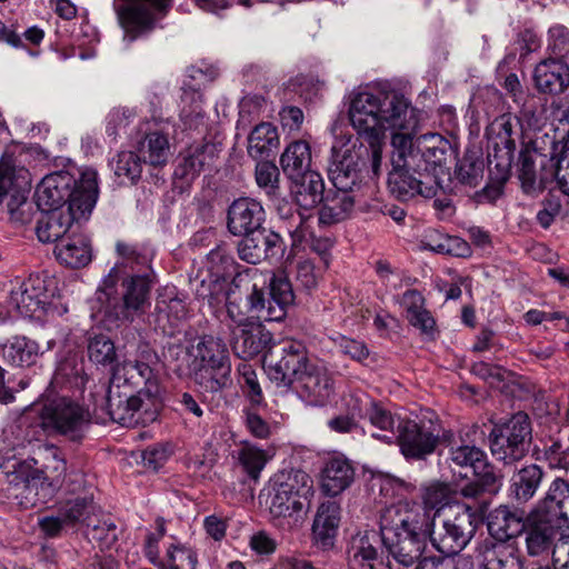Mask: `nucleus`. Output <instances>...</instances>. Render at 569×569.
Instances as JSON below:
<instances>
[{
	"label": "nucleus",
	"mask_w": 569,
	"mask_h": 569,
	"mask_svg": "<svg viewBox=\"0 0 569 569\" xmlns=\"http://www.w3.org/2000/svg\"><path fill=\"white\" fill-rule=\"evenodd\" d=\"M162 388L151 367L141 360H124L112 368L107 392L111 419L126 427L157 419Z\"/></svg>",
	"instance_id": "1"
},
{
	"label": "nucleus",
	"mask_w": 569,
	"mask_h": 569,
	"mask_svg": "<svg viewBox=\"0 0 569 569\" xmlns=\"http://www.w3.org/2000/svg\"><path fill=\"white\" fill-rule=\"evenodd\" d=\"M419 111L402 94H393V196L408 201L416 196L431 198L435 186H426L427 163L415 142Z\"/></svg>",
	"instance_id": "2"
},
{
	"label": "nucleus",
	"mask_w": 569,
	"mask_h": 569,
	"mask_svg": "<svg viewBox=\"0 0 569 569\" xmlns=\"http://www.w3.org/2000/svg\"><path fill=\"white\" fill-rule=\"evenodd\" d=\"M267 375L279 388L293 387L310 406L326 405L333 393L332 379L327 369L309 357L306 346L287 339L264 356Z\"/></svg>",
	"instance_id": "3"
},
{
	"label": "nucleus",
	"mask_w": 569,
	"mask_h": 569,
	"mask_svg": "<svg viewBox=\"0 0 569 569\" xmlns=\"http://www.w3.org/2000/svg\"><path fill=\"white\" fill-rule=\"evenodd\" d=\"M388 99V90L378 86L366 87L352 94L348 109L351 126L368 140L375 174L379 171L386 130L391 119Z\"/></svg>",
	"instance_id": "4"
},
{
	"label": "nucleus",
	"mask_w": 569,
	"mask_h": 569,
	"mask_svg": "<svg viewBox=\"0 0 569 569\" xmlns=\"http://www.w3.org/2000/svg\"><path fill=\"white\" fill-rule=\"evenodd\" d=\"M117 282L118 266H114L102 279L96 292V300L100 303L99 312L116 321L132 322L143 315L150 305L151 280L148 276L141 274L127 277L121 284V299L116 297Z\"/></svg>",
	"instance_id": "5"
},
{
	"label": "nucleus",
	"mask_w": 569,
	"mask_h": 569,
	"mask_svg": "<svg viewBox=\"0 0 569 569\" xmlns=\"http://www.w3.org/2000/svg\"><path fill=\"white\" fill-rule=\"evenodd\" d=\"M486 513L485 502L477 506L453 503L446 515L433 513L429 537L432 546L443 556L458 555L473 537Z\"/></svg>",
	"instance_id": "6"
},
{
	"label": "nucleus",
	"mask_w": 569,
	"mask_h": 569,
	"mask_svg": "<svg viewBox=\"0 0 569 569\" xmlns=\"http://www.w3.org/2000/svg\"><path fill=\"white\" fill-rule=\"evenodd\" d=\"M193 358L194 381L208 392H217L230 382L231 363L224 341L203 336L189 349Z\"/></svg>",
	"instance_id": "7"
},
{
	"label": "nucleus",
	"mask_w": 569,
	"mask_h": 569,
	"mask_svg": "<svg viewBox=\"0 0 569 569\" xmlns=\"http://www.w3.org/2000/svg\"><path fill=\"white\" fill-rule=\"evenodd\" d=\"M93 174L94 203L97 202L98 173L96 170L87 168L81 172L79 181H77L69 172H54L46 176L39 183L36 197L39 210L68 209L72 211L78 209L89 194V183H86L87 173Z\"/></svg>",
	"instance_id": "8"
},
{
	"label": "nucleus",
	"mask_w": 569,
	"mask_h": 569,
	"mask_svg": "<svg viewBox=\"0 0 569 569\" xmlns=\"http://www.w3.org/2000/svg\"><path fill=\"white\" fill-rule=\"evenodd\" d=\"M335 141L331 146L329 177L335 188L353 189L361 180L367 148L350 132L339 130L338 124L331 128Z\"/></svg>",
	"instance_id": "9"
},
{
	"label": "nucleus",
	"mask_w": 569,
	"mask_h": 569,
	"mask_svg": "<svg viewBox=\"0 0 569 569\" xmlns=\"http://www.w3.org/2000/svg\"><path fill=\"white\" fill-rule=\"evenodd\" d=\"M312 496V480L301 470L276 475L271 481L269 510L277 518L297 521Z\"/></svg>",
	"instance_id": "10"
},
{
	"label": "nucleus",
	"mask_w": 569,
	"mask_h": 569,
	"mask_svg": "<svg viewBox=\"0 0 569 569\" xmlns=\"http://www.w3.org/2000/svg\"><path fill=\"white\" fill-rule=\"evenodd\" d=\"M532 429L529 416L517 412L503 423H497L489 435L490 450L506 465L521 460L529 451Z\"/></svg>",
	"instance_id": "11"
},
{
	"label": "nucleus",
	"mask_w": 569,
	"mask_h": 569,
	"mask_svg": "<svg viewBox=\"0 0 569 569\" xmlns=\"http://www.w3.org/2000/svg\"><path fill=\"white\" fill-rule=\"evenodd\" d=\"M84 181L89 183V194L78 204L76 211H72L71 207H68V209L40 210L36 226L39 241L43 243L61 242L64 240V236L74 231L73 227L76 224L88 218L94 207L93 174L91 172L87 173Z\"/></svg>",
	"instance_id": "12"
},
{
	"label": "nucleus",
	"mask_w": 569,
	"mask_h": 569,
	"mask_svg": "<svg viewBox=\"0 0 569 569\" xmlns=\"http://www.w3.org/2000/svg\"><path fill=\"white\" fill-rule=\"evenodd\" d=\"M90 420L89 410L68 398L49 402L41 412V422L46 430L76 442L84 437Z\"/></svg>",
	"instance_id": "13"
},
{
	"label": "nucleus",
	"mask_w": 569,
	"mask_h": 569,
	"mask_svg": "<svg viewBox=\"0 0 569 569\" xmlns=\"http://www.w3.org/2000/svg\"><path fill=\"white\" fill-rule=\"evenodd\" d=\"M261 274L250 281L249 308L254 311L258 319L263 321H280L286 316V308L293 302L295 295L292 286L283 273L272 274L269 278V299L266 300L262 287L258 279Z\"/></svg>",
	"instance_id": "14"
},
{
	"label": "nucleus",
	"mask_w": 569,
	"mask_h": 569,
	"mask_svg": "<svg viewBox=\"0 0 569 569\" xmlns=\"http://www.w3.org/2000/svg\"><path fill=\"white\" fill-rule=\"evenodd\" d=\"M56 295L54 279L31 274L11 290L10 302L21 316L40 319L53 307Z\"/></svg>",
	"instance_id": "15"
},
{
	"label": "nucleus",
	"mask_w": 569,
	"mask_h": 569,
	"mask_svg": "<svg viewBox=\"0 0 569 569\" xmlns=\"http://www.w3.org/2000/svg\"><path fill=\"white\" fill-rule=\"evenodd\" d=\"M116 9L124 37L133 41L152 31L157 22L172 7V0H122Z\"/></svg>",
	"instance_id": "16"
},
{
	"label": "nucleus",
	"mask_w": 569,
	"mask_h": 569,
	"mask_svg": "<svg viewBox=\"0 0 569 569\" xmlns=\"http://www.w3.org/2000/svg\"><path fill=\"white\" fill-rule=\"evenodd\" d=\"M398 419L397 445L408 460H425L438 447L439 435L417 419V416L393 413Z\"/></svg>",
	"instance_id": "17"
},
{
	"label": "nucleus",
	"mask_w": 569,
	"mask_h": 569,
	"mask_svg": "<svg viewBox=\"0 0 569 569\" xmlns=\"http://www.w3.org/2000/svg\"><path fill=\"white\" fill-rule=\"evenodd\" d=\"M519 119L510 113L496 118L488 129L491 150L488 152L489 169H496L500 179L506 181L516 150L515 136Z\"/></svg>",
	"instance_id": "18"
},
{
	"label": "nucleus",
	"mask_w": 569,
	"mask_h": 569,
	"mask_svg": "<svg viewBox=\"0 0 569 569\" xmlns=\"http://www.w3.org/2000/svg\"><path fill=\"white\" fill-rule=\"evenodd\" d=\"M397 527V541L393 542V559L405 567H410L420 559L425 540L421 536V522L418 511L406 510Z\"/></svg>",
	"instance_id": "19"
},
{
	"label": "nucleus",
	"mask_w": 569,
	"mask_h": 569,
	"mask_svg": "<svg viewBox=\"0 0 569 569\" xmlns=\"http://www.w3.org/2000/svg\"><path fill=\"white\" fill-rule=\"evenodd\" d=\"M557 519L538 512L531 513L525 521L522 535L527 553L530 557L546 559L553 553L558 542L557 529L552 522Z\"/></svg>",
	"instance_id": "20"
},
{
	"label": "nucleus",
	"mask_w": 569,
	"mask_h": 569,
	"mask_svg": "<svg viewBox=\"0 0 569 569\" xmlns=\"http://www.w3.org/2000/svg\"><path fill=\"white\" fill-rule=\"evenodd\" d=\"M266 212L262 204L251 198L236 199L228 209V230L233 236L263 230Z\"/></svg>",
	"instance_id": "21"
},
{
	"label": "nucleus",
	"mask_w": 569,
	"mask_h": 569,
	"mask_svg": "<svg viewBox=\"0 0 569 569\" xmlns=\"http://www.w3.org/2000/svg\"><path fill=\"white\" fill-rule=\"evenodd\" d=\"M238 243L239 258L248 263L257 264L262 260L272 258L281 251V237L269 230H259L248 234H241Z\"/></svg>",
	"instance_id": "22"
},
{
	"label": "nucleus",
	"mask_w": 569,
	"mask_h": 569,
	"mask_svg": "<svg viewBox=\"0 0 569 569\" xmlns=\"http://www.w3.org/2000/svg\"><path fill=\"white\" fill-rule=\"evenodd\" d=\"M341 519V508L336 501L322 502L316 512L312 523V542L321 550H330L335 546Z\"/></svg>",
	"instance_id": "23"
},
{
	"label": "nucleus",
	"mask_w": 569,
	"mask_h": 569,
	"mask_svg": "<svg viewBox=\"0 0 569 569\" xmlns=\"http://www.w3.org/2000/svg\"><path fill=\"white\" fill-rule=\"evenodd\" d=\"M389 531V520L382 516L380 522V535L375 531H366L358 533L352 538L351 552L352 556L349 560L350 569H358L360 561H371L377 557L378 548L380 545L388 553L391 551V546L388 542L387 532Z\"/></svg>",
	"instance_id": "24"
},
{
	"label": "nucleus",
	"mask_w": 569,
	"mask_h": 569,
	"mask_svg": "<svg viewBox=\"0 0 569 569\" xmlns=\"http://www.w3.org/2000/svg\"><path fill=\"white\" fill-rule=\"evenodd\" d=\"M36 465H40L34 470L36 476H40L41 487L47 486L50 493L59 488L66 477L67 462L59 448L53 445H44L39 449V459H33Z\"/></svg>",
	"instance_id": "25"
},
{
	"label": "nucleus",
	"mask_w": 569,
	"mask_h": 569,
	"mask_svg": "<svg viewBox=\"0 0 569 569\" xmlns=\"http://www.w3.org/2000/svg\"><path fill=\"white\" fill-rule=\"evenodd\" d=\"M154 316L157 325L163 331L168 328H174L179 321L186 318L184 298L181 297L174 286H166L158 290Z\"/></svg>",
	"instance_id": "26"
},
{
	"label": "nucleus",
	"mask_w": 569,
	"mask_h": 569,
	"mask_svg": "<svg viewBox=\"0 0 569 569\" xmlns=\"http://www.w3.org/2000/svg\"><path fill=\"white\" fill-rule=\"evenodd\" d=\"M271 340L261 326L243 325L232 331L231 347L236 356L248 359L262 352Z\"/></svg>",
	"instance_id": "27"
},
{
	"label": "nucleus",
	"mask_w": 569,
	"mask_h": 569,
	"mask_svg": "<svg viewBox=\"0 0 569 569\" xmlns=\"http://www.w3.org/2000/svg\"><path fill=\"white\" fill-rule=\"evenodd\" d=\"M476 557L483 569H522L523 560L510 548L485 539L476 549Z\"/></svg>",
	"instance_id": "28"
},
{
	"label": "nucleus",
	"mask_w": 569,
	"mask_h": 569,
	"mask_svg": "<svg viewBox=\"0 0 569 569\" xmlns=\"http://www.w3.org/2000/svg\"><path fill=\"white\" fill-rule=\"evenodd\" d=\"M355 470L351 463L343 457L328 459L321 470V490L330 497L345 491L353 481Z\"/></svg>",
	"instance_id": "29"
},
{
	"label": "nucleus",
	"mask_w": 569,
	"mask_h": 569,
	"mask_svg": "<svg viewBox=\"0 0 569 569\" xmlns=\"http://www.w3.org/2000/svg\"><path fill=\"white\" fill-rule=\"evenodd\" d=\"M533 79L539 91L561 93L569 86V67L559 60H545L537 64Z\"/></svg>",
	"instance_id": "30"
},
{
	"label": "nucleus",
	"mask_w": 569,
	"mask_h": 569,
	"mask_svg": "<svg viewBox=\"0 0 569 569\" xmlns=\"http://www.w3.org/2000/svg\"><path fill=\"white\" fill-rule=\"evenodd\" d=\"M353 189L329 190L321 200L319 210V222L321 224H333L347 219L355 207Z\"/></svg>",
	"instance_id": "31"
},
{
	"label": "nucleus",
	"mask_w": 569,
	"mask_h": 569,
	"mask_svg": "<svg viewBox=\"0 0 569 569\" xmlns=\"http://www.w3.org/2000/svg\"><path fill=\"white\" fill-rule=\"evenodd\" d=\"M450 460L456 466L472 468L473 473L482 478L487 485H495L498 480L486 452L476 446L463 445L451 448Z\"/></svg>",
	"instance_id": "32"
},
{
	"label": "nucleus",
	"mask_w": 569,
	"mask_h": 569,
	"mask_svg": "<svg viewBox=\"0 0 569 569\" xmlns=\"http://www.w3.org/2000/svg\"><path fill=\"white\" fill-rule=\"evenodd\" d=\"M569 481L558 477L549 486L546 497L541 501L538 513L557 519V527H569V513L566 510L568 502Z\"/></svg>",
	"instance_id": "33"
},
{
	"label": "nucleus",
	"mask_w": 569,
	"mask_h": 569,
	"mask_svg": "<svg viewBox=\"0 0 569 569\" xmlns=\"http://www.w3.org/2000/svg\"><path fill=\"white\" fill-rule=\"evenodd\" d=\"M545 478L542 467L530 463L516 470L510 479V495L519 503L535 497Z\"/></svg>",
	"instance_id": "34"
},
{
	"label": "nucleus",
	"mask_w": 569,
	"mask_h": 569,
	"mask_svg": "<svg viewBox=\"0 0 569 569\" xmlns=\"http://www.w3.org/2000/svg\"><path fill=\"white\" fill-rule=\"evenodd\" d=\"M243 284H249V281L239 276L231 282L228 279L208 277L201 280L200 287L197 289V296L206 300L213 309H219L223 306L230 293L234 290L242 289Z\"/></svg>",
	"instance_id": "35"
},
{
	"label": "nucleus",
	"mask_w": 569,
	"mask_h": 569,
	"mask_svg": "<svg viewBox=\"0 0 569 569\" xmlns=\"http://www.w3.org/2000/svg\"><path fill=\"white\" fill-rule=\"evenodd\" d=\"M54 254L61 263L81 268L91 261V246L84 236L72 231L67 239L56 246Z\"/></svg>",
	"instance_id": "36"
},
{
	"label": "nucleus",
	"mask_w": 569,
	"mask_h": 569,
	"mask_svg": "<svg viewBox=\"0 0 569 569\" xmlns=\"http://www.w3.org/2000/svg\"><path fill=\"white\" fill-rule=\"evenodd\" d=\"M293 182L292 193L297 204L305 209H313L325 196V182L315 170L303 173L301 178L290 179Z\"/></svg>",
	"instance_id": "37"
},
{
	"label": "nucleus",
	"mask_w": 569,
	"mask_h": 569,
	"mask_svg": "<svg viewBox=\"0 0 569 569\" xmlns=\"http://www.w3.org/2000/svg\"><path fill=\"white\" fill-rule=\"evenodd\" d=\"M523 528L525 521H522V518L507 506L496 508L488 521L490 536L500 542L517 537L522 532Z\"/></svg>",
	"instance_id": "38"
},
{
	"label": "nucleus",
	"mask_w": 569,
	"mask_h": 569,
	"mask_svg": "<svg viewBox=\"0 0 569 569\" xmlns=\"http://www.w3.org/2000/svg\"><path fill=\"white\" fill-rule=\"evenodd\" d=\"M406 319L421 333L432 336L436 331V320L430 311L425 308V299L417 290H408L401 300Z\"/></svg>",
	"instance_id": "39"
},
{
	"label": "nucleus",
	"mask_w": 569,
	"mask_h": 569,
	"mask_svg": "<svg viewBox=\"0 0 569 569\" xmlns=\"http://www.w3.org/2000/svg\"><path fill=\"white\" fill-rule=\"evenodd\" d=\"M311 161L310 146L303 140L291 142L280 157L281 168L289 179L301 178L312 171Z\"/></svg>",
	"instance_id": "40"
},
{
	"label": "nucleus",
	"mask_w": 569,
	"mask_h": 569,
	"mask_svg": "<svg viewBox=\"0 0 569 569\" xmlns=\"http://www.w3.org/2000/svg\"><path fill=\"white\" fill-rule=\"evenodd\" d=\"M540 160V168L545 169L542 157L537 151L523 150L519 157V179L526 193H536L546 188L549 176L537 172V161Z\"/></svg>",
	"instance_id": "41"
},
{
	"label": "nucleus",
	"mask_w": 569,
	"mask_h": 569,
	"mask_svg": "<svg viewBox=\"0 0 569 569\" xmlns=\"http://www.w3.org/2000/svg\"><path fill=\"white\" fill-rule=\"evenodd\" d=\"M37 356L38 345L26 337L14 336L1 345V357L11 366H31Z\"/></svg>",
	"instance_id": "42"
},
{
	"label": "nucleus",
	"mask_w": 569,
	"mask_h": 569,
	"mask_svg": "<svg viewBox=\"0 0 569 569\" xmlns=\"http://www.w3.org/2000/svg\"><path fill=\"white\" fill-rule=\"evenodd\" d=\"M139 151L144 163L154 168L164 167L171 156L168 136L160 131L147 133L140 142Z\"/></svg>",
	"instance_id": "43"
},
{
	"label": "nucleus",
	"mask_w": 569,
	"mask_h": 569,
	"mask_svg": "<svg viewBox=\"0 0 569 569\" xmlns=\"http://www.w3.org/2000/svg\"><path fill=\"white\" fill-rule=\"evenodd\" d=\"M277 128L269 122H262L253 128L248 138V153L253 159H262L278 147Z\"/></svg>",
	"instance_id": "44"
},
{
	"label": "nucleus",
	"mask_w": 569,
	"mask_h": 569,
	"mask_svg": "<svg viewBox=\"0 0 569 569\" xmlns=\"http://www.w3.org/2000/svg\"><path fill=\"white\" fill-rule=\"evenodd\" d=\"M213 158V148L209 146H197L190 148L179 164L176 174L184 179H193L206 166H209Z\"/></svg>",
	"instance_id": "45"
},
{
	"label": "nucleus",
	"mask_w": 569,
	"mask_h": 569,
	"mask_svg": "<svg viewBox=\"0 0 569 569\" xmlns=\"http://www.w3.org/2000/svg\"><path fill=\"white\" fill-rule=\"evenodd\" d=\"M6 481L17 489L32 490L37 488L40 481V476H36L31 466L27 461L8 460L6 466H0Z\"/></svg>",
	"instance_id": "46"
},
{
	"label": "nucleus",
	"mask_w": 569,
	"mask_h": 569,
	"mask_svg": "<svg viewBox=\"0 0 569 569\" xmlns=\"http://www.w3.org/2000/svg\"><path fill=\"white\" fill-rule=\"evenodd\" d=\"M278 214L287 223L286 229L292 238V246L300 244L311 236L308 218L301 212L293 211L290 204H279Z\"/></svg>",
	"instance_id": "47"
},
{
	"label": "nucleus",
	"mask_w": 569,
	"mask_h": 569,
	"mask_svg": "<svg viewBox=\"0 0 569 569\" xmlns=\"http://www.w3.org/2000/svg\"><path fill=\"white\" fill-rule=\"evenodd\" d=\"M88 357L91 362L98 366H109L117 359V351L113 341L106 335H93L88 339Z\"/></svg>",
	"instance_id": "48"
},
{
	"label": "nucleus",
	"mask_w": 569,
	"mask_h": 569,
	"mask_svg": "<svg viewBox=\"0 0 569 569\" xmlns=\"http://www.w3.org/2000/svg\"><path fill=\"white\" fill-rule=\"evenodd\" d=\"M238 460L244 472L252 479H258L264 468L268 457L264 450L244 442L238 449Z\"/></svg>",
	"instance_id": "49"
},
{
	"label": "nucleus",
	"mask_w": 569,
	"mask_h": 569,
	"mask_svg": "<svg viewBox=\"0 0 569 569\" xmlns=\"http://www.w3.org/2000/svg\"><path fill=\"white\" fill-rule=\"evenodd\" d=\"M93 510L92 499L89 497H77L62 502L59 507L60 515L68 525L83 522L90 527L89 515Z\"/></svg>",
	"instance_id": "50"
},
{
	"label": "nucleus",
	"mask_w": 569,
	"mask_h": 569,
	"mask_svg": "<svg viewBox=\"0 0 569 569\" xmlns=\"http://www.w3.org/2000/svg\"><path fill=\"white\" fill-rule=\"evenodd\" d=\"M208 277L229 279L236 273V261L226 249L218 247L207 257Z\"/></svg>",
	"instance_id": "51"
},
{
	"label": "nucleus",
	"mask_w": 569,
	"mask_h": 569,
	"mask_svg": "<svg viewBox=\"0 0 569 569\" xmlns=\"http://www.w3.org/2000/svg\"><path fill=\"white\" fill-rule=\"evenodd\" d=\"M250 284L249 282V284H243L242 289L234 290L223 305L227 308L228 317L237 323L238 327L246 325L244 320L248 313H254V311L249 308V299L247 298L248 292H250Z\"/></svg>",
	"instance_id": "52"
},
{
	"label": "nucleus",
	"mask_w": 569,
	"mask_h": 569,
	"mask_svg": "<svg viewBox=\"0 0 569 569\" xmlns=\"http://www.w3.org/2000/svg\"><path fill=\"white\" fill-rule=\"evenodd\" d=\"M151 550L148 552L152 563L157 565L159 569H196L197 557L190 549L183 547H172L168 550V563H157L151 556Z\"/></svg>",
	"instance_id": "53"
},
{
	"label": "nucleus",
	"mask_w": 569,
	"mask_h": 569,
	"mask_svg": "<svg viewBox=\"0 0 569 569\" xmlns=\"http://www.w3.org/2000/svg\"><path fill=\"white\" fill-rule=\"evenodd\" d=\"M239 383L252 405H260L263 400L258 376L251 365L242 362L238 366Z\"/></svg>",
	"instance_id": "54"
},
{
	"label": "nucleus",
	"mask_w": 569,
	"mask_h": 569,
	"mask_svg": "<svg viewBox=\"0 0 569 569\" xmlns=\"http://www.w3.org/2000/svg\"><path fill=\"white\" fill-rule=\"evenodd\" d=\"M450 499V488L445 483H433L426 489L423 495L425 506L429 509H436L435 513L446 515Z\"/></svg>",
	"instance_id": "55"
},
{
	"label": "nucleus",
	"mask_w": 569,
	"mask_h": 569,
	"mask_svg": "<svg viewBox=\"0 0 569 569\" xmlns=\"http://www.w3.org/2000/svg\"><path fill=\"white\" fill-rule=\"evenodd\" d=\"M142 171L141 159L132 151H122L118 154L114 173L118 177L134 181L140 178Z\"/></svg>",
	"instance_id": "56"
},
{
	"label": "nucleus",
	"mask_w": 569,
	"mask_h": 569,
	"mask_svg": "<svg viewBox=\"0 0 569 569\" xmlns=\"http://www.w3.org/2000/svg\"><path fill=\"white\" fill-rule=\"evenodd\" d=\"M323 269V267H316L310 259H301L297 262L296 280L306 290L315 289L322 277Z\"/></svg>",
	"instance_id": "57"
},
{
	"label": "nucleus",
	"mask_w": 569,
	"mask_h": 569,
	"mask_svg": "<svg viewBox=\"0 0 569 569\" xmlns=\"http://www.w3.org/2000/svg\"><path fill=\"white\" fill-rule=\"evenodd\" d=\"M471 372L487 381L492 387H498L500 382L509 379L510 371L501 366L490 365L479 361L472 365Z\"/></svg>",
	"instance_id": "58"
},
{
	"label": "nucleus",
	"mask_w": 569,
	"mask_h": 569,
	"mask_svg": "<svg viewBox=\"0 0 569 569\" xmlns=\"http://www.w3.org/2000/svg\"><path fill=\"white\" fill-rule=\"evenodd\" d=\"M456 174L461 183L477 187L483 177V162L462 159L457 167Z\"/></svg>",
	"instance_id": "59"
},
{
	"label": "nucleus",
	"mask_w": 569,
	"mask_h": 569,
	"mask_svg": "<svg viewBox=\"0 0 569 569\" xmlns=\"http://www.w3.org/2000/svg\"><path fill=\"white\" fill-rule=\"evenodd\" d=\"M368 416L371 425L381 431L372 432L371 436L378 440L389 443L390 438L388 433L391 427V416L389 412L379 405L372 403Z\"/></svg>",
	"instance_id": "60"
},
{
	"label": "nucleus",
	"mask_w": 569,
	"mask_h": 569,
	"mask_svg": "<svg viewBox=\"0 0 569 569\" xmlns=\"http://www.w3.org/2000/svg\"><path fill=\"white\" fill-rule=\"evenodd\" d=\"M279 170L276 164L269 161L259 162L256 166L257 184L264 189L267 193H271L278 187Z\"/></svg>",
	"instance_id": "61"
},
{
	"label": "nucleus",
	"mask_w": 569,
	"mask_h": 569,
	"mask_svg": "<svg viewBox=\"0 0 569 569\" xmlns=\"http://www.w3.org/2000/svg\"><path fill=\"white\" fill-rule=\"evenodd\" d=\"M169 452L163 446L149 447L140 452L143 467L149 470H158L167 461Z\"/></svg>",
	"instance_id": "62"
},
{
	"label": "nucleus",
	"mask_w": 569,
	"mask_h": 569,
	"mask_svg": "<svg viewBox=\"0 0 569 569\" xmlns=\"http://www.w3.org/2000/svg\"><path fill=\"white\" fill-rule=\"evenodd\" d=\"M492 485H487L482 478H479L477 481L468 482L461 488V496L463 498L472 500L471 503H468L469 506H477L482 502L486 505V511L488 510L489 502L483 497L486 487H491Z\"/></svg>",
	"instance_id": "63"
},
{
	"label": "nucleus",
	"mask_w": 569,
	"mask_h": 569,
	"mask_svg": "<svg viewBox=\"0 0 569 569\" xmlns=\"http://www.w3.org/2000/svg\"><path fill=\"white\" fill-rule=\"evenodd\" d=\"M250 548L258 555H272L277 550V541L266 531H258L249 539Z\"/></svg>",
	"instance_id": "64"
}]
</instances>
